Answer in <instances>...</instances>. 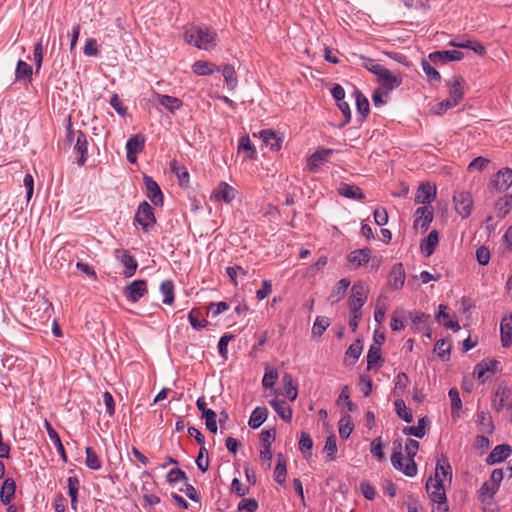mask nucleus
Listing matches in <instances>:
<instances>
[{
    "instance_id": "nucleus-1",
    "label": "nucleus",
    "mask_w": 512,
    "mask_h": 512,
    "mask_svg": "<svg viewBox=\"0 0 512 512\" xmlns=\"http://www.w3.org/2000/svg\"><path fill=\"white\" fill-rule=\"evenodd\" d=\"M393 453L391 455V462L395 469L402 471L406 476L413 477L417 474V465L414 461V457L419 450V442L413 439H408L405 444V452L408 456V460L404 463L402 454L401 443H393Z\"/></svg>"
},
{
    "instance_id": "nucleus-2",
    "label": "nucleus",
    "mask_w": 512,
    "mask_h": 512,
    "mask_svg": "<svg viewBox=\"0 0 512 512\" xmlns=\"http://www.w3.org/2000/svg\"><path fill=\"white\" fill-rule=\"evenodd\" d=\"M216 38V32L207 26H192L184 33V39L188 44L206 51L216 46Z\"/></svg>"
},
{
    "instance_id": "nucleus-3",
    "label": "nucleus",
    "mask_w": 512,
    "mask_h": 512,
    "mask_svg": "<svg viewBox=\"0 0 512 512\" xmlns=\"http://www.w3.org/2000/svg\"><path fill=\"white\" fill-rule=\"evenodd\" d=\"M425 488L430 500L433 503L438 504V510L443 509V511L446 512L448 510V507L446 506L447 497L445 482H443L442 480H437L430 476L427 479Z\"/></svg>"
},
{
    "instance_id": "nucleus-4",
    "label": "nucleus",
    "mask_w": 512,
    "mask_h": 512,
    "mask_svg": "<svg viewBox=\"0 0 512 512\" xmlns=\"http://www.w3.org/2000/svg\"><path fill=\"white\" fill-rule=\"evenodd\" d=\"M134 219L145 231H149L156 223L154 209L146 201L139 204Z\"/></svg>"
},
{
    "instance_id": "nucleus-5",
    "label": "nucleus",
    "mask_w": 512,
    "mask_h": 512,
    "mask_svg": "<svg viewBox=\"0 0 512 512\" xmlns=\"http://www.w3.org/2000/svg\"><path fill=\"white\" fill-rule=\"evenodd\" d=\"M377 81L380 84V88L384 89L385 94L388 95L390 91L398 88L402 84V76L401 74H394L384 67L378 74Z\"/></svg>"
},
{
    "instance_id": "nucleus-6",
    "label": "nucleus",
    "mask_w": 512,
    "mask_h": 512,
    "mask_svg": "<svg viewBox=\"0 0 512 512\" xmlns=\"http://www.w3.org/2000/svg\"><path fill=\"white\" fill-rule=\"evenodd\" d=\"M453 201L457 213H459L462 218L470 216L473 207V200L469 192H456L453 196Z\"/></svg>"
},
{
    "instance_id": "nucleus-7",
    "label": "nucleus",
    "mask_w": 512,
    "mask_h": 512,
    "mask_svg": "<svg viewBox=\"0 0 512 512\" xmlns=\"http://www.w3.org/2000/svg\"><path fill=\"white\" fill-rule=\"evenodd\" d=\"M368 299V289L361 282L355 283L351 289L348 305L350 309L361 310Z\"/></svg>"
},
{
    "instance_id": "nucleus-8",
    "label": "nucleus",
    "mask_w": 512,
    "mask_h": 512,
    "mask_svg": "<svg viewBox=\"0 0 512 512\" xmlns=\"http://www.w3.org/2000/svg\"><path fill=\"white\" fill-rule=\"evenodd\" d=\"M436 198V186L430 182L421 183L415 194V203L430 205Z\"/></svg>"
},
{
    "instance_id": "nucleus-9",
    "label": "nucleus",
    "mask_w": 512,
    "mask_h": 512,
    "mask_svg": "<svg viewBox=\"0 0 512 512\" xmlns=\"http://www.w3.org/2000/svg\"><path fill=\"white\" fill-rule=\"evenodd\" d=\"M145 147V138L142 134L131 136L126 142V157L130 163L136 162V155L143 151Z\"/></svg>"
},
{
    "instance_id": "nucleus-10",
    "label": "nucleus",
    "mask_w": 512,
    "mask_h": 512,
    "mask_svg": "<svg viewBox=\"0 0 512 512\" xmlns=\"http://www.w3.org/2000/svg\"><path fill=\"white\" fill-rule=\"evenodd\" d=\"M464 85L465 80L461 76H453L447 81V86L449 87L448 99H450L456 106L464 98Z\"/></svg>"
},
{
    "instance_id": "nucleus-11",
    "label": "nucleus",
    "mask_w": 512,
    "mask_h": 512,
    "mask_svg": "<svg viewBox=\"0 0 512 512\" xmlns=\"http://www.w3.org/2000/svg\"><path fill=\"white\" fill-rule=\"evenodd\" d=\"M334 154V150L330 148H318L307 160L309 169L312 172H317L320 166L327 162Z\"/></svg>"
},
{
    "instance_id": "nucleus-12",
    "label": "nucleus",
    "mask_w": 512,
    "mask_h": 512,
    "mask_svg": "<svg viewBox=\"0 0 512 512\" xmlns=\"http://www.w3.org/2000/svg\"><path fill=\"white\" fill-rule=\"evenodd\" d=\"M432 477L437 480H442L443 482L447 481L449 484H451L452 468L448 458L445 455L442 454L437 458L435 473Z\"/></svg>"
},
{
    "instance_id": "nucleus-13",
    "label": "nucleus",
    "mask_w": 512,
    "mask_h": 512,
    "mask_svg": "<svg viewBox=\"0 0 512 512\" xmlns=\"http://www.w3.org/2000/svg\"><path fill=\"white\" fill-rule=\"evenodd\" d=\"M143 181L146 187L147 191V197L148 199L155 205V206H162L163 205V193L157 184L156 181L153 180L152 177L144 175Z\"/></svg>"
},
{
    "instance_id": "nucleus-14",
    "label": "nucleus",
    "mask_w": 512,
    "mask_h": 512,
    "mask_svg": "<svg viewBox=\"0 0 512 512\" xmlns=\"http://www.w3.org/2000/svg\"><path fill=\"white\" fill-rule=\"evenodd\" d=\"M512 185V169H500L492 179V186L498 192H504Z\"/></svg>"
},
{
    "instance_id": "nucleus-15",
    "label": "nucleus",
    "mask_w": 512,
    "mask_h": 512,
    "mask_svg": "<svg viewBox=\"0 0 512 512\" xmlns=\"http://www.w3.org/2000/svg\"><path fill=\"white\" fill-rule=\"evenodd\" d=\"M124 295L131 302H137L147 293V284L144 280H135L124 288Z\"/></svg>"
},
{
    "instance_id": "nucleus-16",
    "label": "nucleus",
    "mask_w": 512,
    "mask_h": 512,
    "mask_svg": "<svg viewBox=\"0 0 512 512\" xmlns=\"http://www.w3.org/2000/svg\"><path fill=\"white\" fill-rule=\"evenodd\" d=\"M463 59V53L458 50L435 51L429 54V60L434 64H445L450 61Z\"/></svg>"
},
{
    "instance_id": "nucleus-17",
    "label": "nucleus",
    "mask_w": 512,
    "mask_h": 512,
    "mask_svg": "<svg viewBox=\"0 0 512 512\" xmlns=\"http://www.w3.org/2000/svg\"><path fill=\"white\" fill-rule=\"evenodd\" d=\"M74 152L78 155L77 164L83 166L87 161L88 156V142L86 134L78 130L76 132V143L74 145Z\"/></svg>"
},
{
    "instance_id": "nucleus-18",
    "label": "nucleus",
    "mask_w": 512,
    "mask_h": 512,
    "mask_svg": "<svg viewBox=\"0 0 512 512\" xmlns=\"http://www.w3.org/2000/svg\"><path fill=\"white\" fill-rule=\"evenodd\" d=\"M434 212L433 208L430 206H422L419 207L415 211V220L414 226L415 228L420 227L421 229L427 230L433 221Z\"/></svg>"
},
{
    "instance_id": "nucleus-19",
    "label": "nucleus",
    "mask_w": 512,
    "mask_h": 512,
    "mask_svg": "<svg viewBox=\"0 0 512 512\" xmlns=\"http://www.w3.org/2000/svg\"><path fill=\"white\" fill-rule=\"evenodd\" d=\"M337 191L339 195L347 199L358 201H363L365 199L363 191L354 184L341 182Z\"/></svg>"
},
{
    "instance_id": "nucleus-20",
    "label": "nucleus",
    "mask_w": 512,
    "mask_h": 512,
    "mask_svg": "<svg viewBox=\"0 0 512 512\" xmlns=\"http://www.w3.org/2000/svg\"><path fill=\"white\" fill-rule=\"evenodd\" d=\"M154 98L161 106H163L171 113H174L175 111L179 110L183 105L182 101L179 98L170 95L155 92Z\"/></svg>"
},
{
    "instance_id": "nucleus-21",
    "label": "nucleus",
    "mask_w": 512,
    "mask_h": 512,
    "mask_svg": "<svg viewBox=\"0 0 512 512\" xmlns=\"http://www.w3.org/2000/svg\"><path fill=\"white\" fill-rule=\"evenodd\" d=\"M512 449L508 444L497 445L488 455L486 462L489 465L502 462L511 455Z\"/></svg>"
},
{
    "instance_id": "nucleus-22",
    "label": "nucleus",
    "mask_w": 512,
    "mask_h": 512,
    "mask_svg": "<svg viewBox=\"0 0 512 512\" xmlns=\"http://www.w3.org/2000/svg\"><path fill=\"white\" fill-rule=\"evenodd\" d=\"M263 143L273 151H279L282 147V139L271 129H263L259 132Z\"/></svg>"
},
{
    "instance_id": "nucleus-23",
    "label": "nucleus",
    "mask_w": 512,
    "mask_h": 512,
    "mask_svg": "<svg viewBox=\"0 0 512 512\" xmlns=\"http://www.w3.org/2000/svg\"><path fill=\"white\" fill-rule=\"evenodd\" d=\"M212 196L216 200H222L225 203H230L235 198V189L226 182H221L213 191Z\"/></svg>"
},
{
    "instance_id": "nucleus-24",
    "label": "nucleus",
    "mask_w": 512,
    "mask_h": 512,
    "mask_svg": "<svg viewBox=\"0 0 512 512\" xmlns=\"http://www.w3.org/2000/svg\"><path fill=\"white\" fill-rule=\"evenodd\" d=\"M350 284H351V282L347 278H343V279L339 280L336 283V285L333 287V289L328 297V301L331 304H335V303L339 302L345 296V293H346L348 287L350 286Z\"/></svg>"
},
{
    "instance_id": "nucleus-25",
    "label": "nucleus",
    "mask_w": 512,
    "mask_h": 512,
    "mask_svg": "<svg viewBox=\"0 0 512 512\" xmlns=\"http://www.w3.org/2000/svg\"><path fill=\"white\" fill-rule=\"evenodd\" d=\"M439 242V234L437 230H432L428 236L421 241L420 249L421 252L426 256H430L434 251Z\"/></svg>"
},
{
    "instance_id": "nucleus-26",
    "label": "nucleus",
    "mask_w": 512,
    "mask_h": 512,
    "mask_svg": "<svg viewBox=\"0 0 512 512\" xmlns=\"http://www.w3.org/2000/svg\"><path fill=\"white\" fill-rule=\"evenodd\" d=\"M192 71L199 76L211 75L214 72H220V66L209 61L198 60L192 65Z\"/></svg>"
},
{
    "instance_id": "nucleus-27",
    "label": "nucleus",
    "mask_w": 512,
    "mask_h": 512,
    "mask_svg": "<svg viewBox=\"0 0 512 512\" xmlns=\"http://www.w3.org/2000/svg\"><path fill=\"white\" fill-rule=\"evenodd\" d=\"M16 491V483L12 478H7L4 480L1 491H0V500L4 505H8Z\"/></svg>"
},
{
    "instance_id": "nucleus-28",
    "label": "nucleus",
    "mask_w": 512,
    "mask_h": 512,
    "mask_svg": "<svg viewBox=\"0 0 512 512\" xmlns=\"http://www.w3.org/2000/svg\"><path fill=\"white\" fill-rule=\"evenodd\" d=\"M501 344L503 347L512 345V316L504 317L500 324Z\"/></svg>"
},
{
    "instance_id": "nucleus-29",
    "label": "nucleus",
    "mask_w": 512,
    "mask_h": 512,
    "mask_svg": "<svg viewBox=\"0 0 512 512\" xmlns=\"http://www.w3.org/2000/svg\"><path fill=\"white\" fill-rule=\"evenodd\" d=\"M405 272L402 264L394 266L390 272L389 284L393 289H401L404 286Z\"/></svg>"
},
{
    "instance_id": "nucleus-30",
    "label": "nucleus",
    "mask_w": 512,
    "mask_h": 512,
    "mask_svg": "<svg viewBox=\"0 0 512 512\" xmlns=\"http://www.w3.org/2000/svg\"><path fill=\"white\" fill-rule=\"evenodd\" d=\"M512 208V194H506L503 197L499 198L495 205L494 209L497 217L504 218L510 212Z\"/></svg>"
},
{
    "instance_id": "nucleus-31",
    "label": "nucleus",
    "mask_w": 512,
    "mask_h": 512,
    "mask_svg": "<svg viewBox=\"0 0 512 512\" xmlns=\"http://www.w3.org/2000/svg\"><path fill=\"white\" fill-rule=\"evenodd\" d=\"M220 72L224 77L227 88L229 90H234L238 85L237 74L234 67L230 64H225L220 66Z\"/></svg>"
},
{
    "instance_id": "nucleus-32",
    "label": "nucleus",
    "mask_w": 512,
    "mask_h": 512,
    "mask_svg": "<svg viewBox=\"0 0 512 512\" xmlns=\"http://www.w3.org/2000/svg\"><path fill=\"white\" fill-rule=\"evenodd\" d=\"M270 405L274 408V410L283 421H291L292 409L284 400H271Z\"/></svg>"
},
{
    "instance_id": "nucleus-33",
    "label": "nucleus",
    "mask_w": 512,
    "mask_h": 512,
    "mask_svg": "<svg viewBox=\"0 0 512 512\" xmlns=\"http://www.w3.org/2000/svg\"><path fill=\"white\" fill-rule=\"evenodd\" d=\"M407 312L404 308H397L391 316L390 327L393 331H400L405 327Z\"/></svg>"
},
{
    "instance_id": "nucleus-34",
    "label": "nucleus",
    "mask_w": 512,
    "mask_h": 512,
    "mask_svg": "<svg viewBox=\"0 0 512 512\" xmlns=\"http://www.w3.org/2000/svg\"><path fill=\"white\" fill-rule=\"evenodd\" d=\"M447 306L440 305L439 313L436 315V319L438 322L443 324L446 328L452 329L457 332L460 330V325L457 321H453L449 319V314L446 313Z\"/></svg>"
},
{
    "instance_id": "nucleus-35",
    "label": "nucleus",
    "mask_w": 512,
    "mask_h": 512,
    "mask_svg": "<svg viewBox=\"0 0 512 512\" xmlns=\"http://www.w3.org/2000/svg\"><path fill=\"white\" fill-rule=\"evenodd\" d=\"M32 77V67L23 60H19L17 62L16 70H15V79L17 81H31Z\"/></svg>"
},
{
    "instance_id": "nucleus-36",
    "label": "nucleus",
    "mask_w": 512,
    "mask_h": 512,
    "mask_svg": "<svg viewBox=\"0 0 512 512\" xmlns=\"http://www.w3.org/2000/svg\"><path fill=\"white\" fill-rule=\"evenodd\" d=\"M509 394V390L506 387H499L495 391L493 406L497 412H500L505 406L508 405Z\"/></svg>"
},
{
    "instance_id": "nucleus-37",
    "label": "nucleus",
    "mask_w": 512,
    "mask_h": 512,
    "mask_svg": "<svg viewBox=\"0 0 512 512\" xmlns=\"http://www.w3.org/2000/svg\"><path fill=\"white\" fill-rule=\"evenodd\" d=\"M268 411L264 407H257L252 412L249 419V426L253 429H256L262 425L267 419Z\"/></svg>"
},
{
    "instance_id": "nucleus-38",
    "label": "nucleus",
    "mask_w": 512,
    "mask_h": 512,
    "mask_svg": "<svg viewBox=\"0 0 512 512\" xmlns=\"http://www.w3.org/2000/svg\"><path fill=\"white\" fill-rule=\"evenodd\" d=\"M449 45L459 48L471 49L478 55H484L486 53L485 47L478 41L467 40L465 42H456L455 40H452L449 42Z\"/></svg>"
},
{
    "instance_id": "nucleus-39",
    "label": "nucleus",
    "mask_w": 512,
    "mask_h": 512,
    "mask_svg": "<svg viewBox=\"0 0 512 512\" xmlns=\"http://www.w3.org/2000/svg\"><path fill=\"white\" fill-rule=\"evenodd\" d=\"M45 426L47 428L48 435L55 444L57 451L61 455V458L66 462L67 456L58 433L55 431V429L51 426V424L48 421H45Z\"/></svg>"
},
{
    "instance_id": "nucleus-40",
    "label": "nucleus",
    "mask_w": 512,
    "mask_h": 512,
    "mask_svg": "<svg viewBox=\"0 0 512 512\" xmlns=\"http://www.w3.org/2000/svg\"><path fill=\"white\" fill-rule=\"evenodd\" d=\"M286 460L282 453H279L277 455V464L275 467V481L279 483L280 485H283L285 483V477H286Z\"/></svg>"
},
{
    "instance_id": "nucleus-41",
    "label": "nucleus",
    "mask_w": 512,
    "mask_h": 512,
    "mask_svg": "<svg viewBox=\"0 0 512 512\" xmlns=\"http://www.w3.org/2000/svg\"><path fill=\"white\" fill-rule=\"evenodd\" d=\"M170 170L177 176L181 185L189 182V173L186 167L181 165L178 161L172 160L170 162Z\"/></svg>"
},
{
    "instance_id": "nucleus-42",
    "label": "nucleus",
    "mask_w": 512,
    "mask_h": 512,
    "mask_svg": "<svg viewBox=\"0 0 512 512\" xmlns=\"http://www.w3.org/2000/svg\"><path fill=\"white\" fill-rule=\"evenodd\" d=\"M430 62V60H422V69L430 83H439L441 81L440 73L431 65Z\"/></svg>"
},
{
    "instance_id": "nucleus-43",
    "label": "nucleus",
    "mask_w": 512,
    "mask_h": 512,
    "mask_svg": "<svg viewBox=\"0 0 512 512\" xmlns=\"http://www.w3.org/2000/svg\"><path fill=\"white\" fill-rule=\"evenodd\" d=\"M160 291L163 294V303L171 305L174 302V285L172 281H163L160 285Z\"/></svg>"
},
{
    "instance_id": "nucleus-44",
    "label": "nucleus",
    "mask_w": 512,
    "mask_h": 512,
    "mask_svg": "<svg viewBox=\"0 0 512 512\" xmlns=\"http://www.w3.org/2000/svg\"><path fill=\"white\" fill-rule=\"evenodd\" d=\"M394 405H395L396 413L399 418H401L403 421H405L407 423H410L413 421L412 412H411V410H409L406 407L405 402L402 399H397L395 401Z\"/></svg>"
},
{
    "instance_id": "nucleus-45",
    "label": "nucleus",
    "mask_w": 512,
    "mask_h": 512,
    "mask_svg": "<svg viewBox=\"0 0 512 512\" xmlns=\"http://www.w3.org/2000/svg\"><path fill=\"white\" fill-rule=\"evenodd\" d=\"M425 425H426L425 418H421L418 420L417 426L405 427L403 429V433L405 435H411V436H415L417 438H423L426 434Z\"/></svg>"
},
{
    "instance_id": "nucleus-46",
    "label": "nucleus",
    "mask_w": 512,
    "mask_h": 512,
    "mask_svg": "<svg viewBox=\"0 0 512 512\" xmlns=\"http://www.w3.org/2000/svg\"><path fill=\"white\" fill-rule=\"evenodd\" d=\"M382 361L381 349L379 346L371 345L367 354V369L371 370L375 365Z\"/></svg>"
},
{
    "instance_id": "nucleus-47",
    "label": "nucleus",
    "mask_w": 512,
    "mask_h": 512,
    "mask_svg": "<svg viewBox=\"0 0 512 512\" xmlns=\"http://www.w3.org/2000/svg\"><path fill=\"white\" fill-rule=\"evenodd\" d=\"M330 326L329 319L325 317L318 316L314 322L312 327V336L320 338L326 329Z\"/></svg>"
},
{
    "instance_id": "nucleus-48",
    "label": "nucleus",
    "mask_w": 512,
    "mask_h": 512,
    "mask_svg": "<svg viewBox=\"0 0 512 512\" xmlns=\"http://www.w3.org/2000/svg\"><path fill=\"white\" fill-rule=\"evenodd\" d=\"M356 108L357 112L362 116V119H364L370 112V106L368 99L360 92H356Z\"/></svg>"
},
{
    "instance_id": "nucleus-49",
    "label": "nucleus",
    "mask_w": 512,
    "mask_h": 512,
    "mask_svg": "<svg viewBox=\"0 0 512 512\" xmlns=\"http://www.w3.org/2000/svg\"><path fill=\"white\" fill-rule=\"evenodd\" d=\"M353 431V423L350 416L345 415L339 421V434L343 439H347Z\"/></svg>"
},
{
    "instance_id": "nucleus-50",
    "label": "nucleus",
    "mask_w": 512,
    "mask_h": 512,
    "mask_svg": "<svg viewBox=\"0 0 512 512\" xmlns=\"http://www.w3.org/2000/svg\"><path fill=\"white\" fill-rule=\"evenodd\" d=\"M238 149L245 151L247 158H249V159L255 158L256 148L251 143L249 136L246 135V136H243L240 138Z\"/></svg>"
},
{
    "instance_id": "nucleus-51",
    "label": "nucleus",
    "mask_w": 512,
    "mask_h": 512,
    "mask_svg": "<svg viewBox=\"0 0 512 512\" xmlns=\"http://www.w3.org/2000/svg\"><path fill=\"white\" fill-rule=\"evenodd\" d=\"M497 489L498 488L495 484H492L491 482H484L479 490L480 500L484 503L487 499H491Z\"/></svg>"
},
{
    "instance_id": "nucleus-52",
    "label": "nucleus",
    "mask_w": 512,
    "mask_h": 512,
    "mask_svg": "<svg viewBox=\"0 0 512 512\" xmlns=\"http://www.w3.org/2000/svg\"><path fill=\"white\" fill-rule=\"evenodd\" d=\"M324 452L326 453V456L330 461H333L335 459V455L337 453V443L336 436L334 434L327 437L324 446Z\"/></svg>"
},
{
    "instance_id": "nucleus-53",
    "label": "nucleus",
    "mask_w": 512,
    "mask_h": 512,
    "mask_svg": "<svg viewBox=\"0 0 512 512\" xmlns=\"http://www.w3.org/2000/svg\"><path fill=\"white\" fill-rule=\"evenodd\" d=\"M278 379V371L275 368L266 367L262 385L265 388H272Z\"/></svg>"
},
{
    "instance_id": "nucleus-54",
    "label": "nucleus",
    "mask_w": 512,
    "mask_h": 512,
    "mask_svg": "<svg viewBox=\"0 0 512 512\" xmlns=\"http://www.w3.org/2000/svg\"><path fill=\"white\" fill-rule=\"evenodd\" d=\"M109 103L119 116L125 117L127 115V107L124 105L118 94H112Z\"/></svg>"
},
{
    "instance_id": "nucleus-55",
    "label": "nucleus",
    "mask_w": 512,
    "mask_h": 512,
    "mask_svg": "<svg viewBox=\"0 0 512 512\" xmlns=\"http://www.w3.org/2000/svg\"><path fill=\"white\" fill-rule=\"evenodd\" d=\"M87 467L93 470H98L101 468L100 460L97 456V454L94 452V450L91 447L86 448V461H85Z\"/></svg>"
},
{
    "instance_id": "nucleus-56",
    "label": "nucleus",
    "mask_w": 512,
    "mask_h": 512,
    "mask_svg": "<svg viewBox=\"0 0 512 512\" xmlns=\"http://www.w3.org/2000/svg\"><path fill=\"white\" fill-rule=\"evenodd\" d=\"M362 344H361V341L360 340H356L354 343H352L346 353H345V358L346 360L348 358H352L353 361L351 364H354V362L360 357L361 353H362Z\"/></svg>"
},
{
    "instance_id": "nucleus-57",
    "label": "nucleus",
    "mask_w": 512,
    "mask_h": 512,
    "mask_svg": "<svg viewBox=\"0 0 512 512\" xmlns=\"http://www.w3.org/2000/svg\"><path fill=\"white\" fill-rule=\"evenodd\" d=\"M200 315L201 313L197 309H192L188 315L191 326L197 330L205 327L207 324L206 320H200Z\"/></svg>"
},
{
    "instance_id": "nucleus-58",
    "label": "nucleus",
    "mask_w": 512,
    "mask_h": 512,
    "mask_svg": "<svg viewBox=\"0 0 512 512\" xmlns=\"http://www.w3.org/2000/svg\"><path fill=\"white\" fill-rule=\"evenodd\" d=\"M208 451L205 446H201L196 458V464L202 472H206L209 466Z\"/></svg>"
},
{
    "instance_id": "nucleus-59",
    "label": "nucleus",
    "mask_w": 512,
    "mask_h": 512,
    "mask_svg": "<svg viewBox=\"0 0 512 512\" xmlns=\"http://www.w3.org/2000/svg\"><path fill=\"white\" fill-rule=\"evenodd\" d=\"M479 425L481 426L482 432L488 434L493 432L494 426L492 424L491 417L484 412L479 414Z\"/></svg>"
},
{
    "instance_id": "nucleus-60",
    "label": "nucleus",
    "mask_w": 512,
    "mask_h": 512,
    "mask_svg": "<svg viewBox=\"0 0 512 512\" xmlns=\"http://www.w3.org/2000/svg\"><path fill=\"white\" fill-rule=\"evenodd\" d=\"M363 60V67H365L368 71L373 73L374 75L378 76V74L381 72V70L384 68L383 65L378 64L375 62V60L367 57H362Z\"/></svg>"
},
{
    "instance_id": "nucleus-61",
    "label": "nucleus",
    "mask_w": 512,
    "mask_h": 512,
    "mask_svg": "<svg viewBox=\"0 0 512 512\" xmlns=\"http://www.w3.org/2000/svg\"><path fill=\"white\" fill-rule=\"evenodd\" d=\"M455 106L456 105L450 99L447 98V99L437 103L435 106H433L431 111L436 115H442L447 110H449Z\"/></svg>"
},
{
    "instance_id": "nucleus-62",
    "label": "nucleus",
    "mask_w": 512,
    "mask_h": 512,
    "mask_svg": "<svg viewBox=\"0 0 512 512\" xmlns=\"http://www.w3.org/2000/svg\"><path fill=\"white\" fill-rule=\"evenodd\" d=\"M167 481L171 484L177 483L180 481H187V475L183 470H181L179 468H175V469H172L167 474Z\"/></svg>"
},
{
    "instance_id": "nucleus-63",
    "label": "nucleus",
    "mask_w": 512,
    "mask_h": 512,
    "mask_svg": "<svg viewBox=\"0 0 512 512\" xmlns=\"http://www.w3.org/2000/svg\"><path fill=\"white\" fill-rule=\"evenodd\" d=\"M383 447H384V445H383L380 437L374 439L371 443V453L373 454V456L377 457L380 461H383L385 459Z\"/></svg>"
},
{
    "instance_id": "nucleus-64",
    "label": "nucleus",
    "mask_w": 512,
    "mask_h": 512,
    "mask_svg": "<svg viewBox=\"0 0 512 512\" xmlns=\"http://www.w3.org/2000/svg\"><path fill=\"white\" fill-rule=\"evenodd\" d=\"M258 508V503L255 499H243L238 504L239 511L255 512Z\"/></svg>"
}]
</instances>
